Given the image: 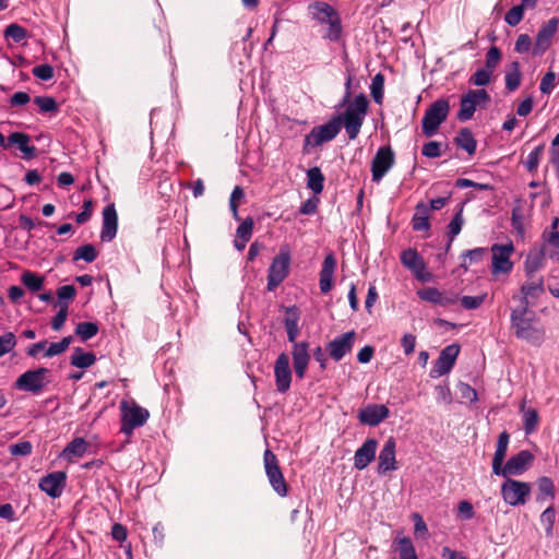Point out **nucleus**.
I'll return each instance as SVG.
<instances>
[{
    "label": "nucleus",
    "mask_w": 559,
    "mask_h": 559,
    "mask_svg": "<svg viewBox=\"0 0 559 559\" xmlns=\"http://www.w3.org/2000/svg\"><path fill=\"white\" fill-rule=\"evenodd\" d=\"M510 320L511 330L518 338L534 346H539L544 342L545 329L533 310L516 307L512 309Z\"/></svg>",
    "instance_id": "nucleus-1"
},
{
    "label": "nucleus",
    "mask_w": 559,
    "mask_h": 559,
    "mask_svg": "<svg viewBox=\"0 0 559 559\" xmlns=\"http://www.w3.org/2000/svg\"><path fill=\"white\" fill-rule=\"evenodd\" d=\"M308 13L318 23L329 25L324 38L331 41L341 39L343 33L341 16L331 4L322 1L312 2L308 5Z\"/></svg>",
    "instance_id": "nucleus-2"
},
{
    "label": "nucleus",
    "mask_w": 559,
    "mask_h": 559,
    "mask_svg": "<svg viewBox=\"0 0 559 559\" xmlns=\"http://www.w3.org/2000/svg\"><path fill=\"white\" fill-rule=\"evenodd\" d=\"M347 104L344 114L340 116L342 117V124H344L348 138L355 140L362 127L365 116L369 108V102L367 96L360 93Z\"/></svg>",
    "instance_id": "nucleus-3"
},
{
    "label": "nucleus",
    "mask_w": 559,
    "mask_h": 559,
    "mask_svg": "<svg viewBox=\"0 0 559 559\" xmlns=\"http://www.w3.org/2000/svg\"><path fill=\"white\" fill-rule=\"evenodd\" d=\"M450 111V103L447 98H440L433 102L425 111L421 120L423 133L426 136H432L440 124L447 120Z\"/></svg>",
    "instance_id": "nucleus-4"
},
{
    "label": "nucleus",
    "mask_w": 559,
    "mask_h": 559,
    "mask_svg": "<svg viewBox=\"0 0 559 559\" xmlns=\"http://www.w3.org/2000/svg\"><path fill=\"white\" fill-rule=\"evenodd\" d=\"M49 372V369L45 367L27 370L17 377L14 388L37 395L49 384L50 381L47 379Z\"/></svg>",
    "instance_id": "nucleus-5"
},
{
    "label": "nucleus",
    "mask_w": 559,
    "mask_h": 559,
    "mask_svg": "<svg viewBox=\"0 0 559 559\" xmlns=\"http://www.w3.org/2000/svg\"><path fill=\"white\" fill-rule=\"evenodd\" d=\"M121 409V428L120 431L130 436L138 427L145 425L150 417V412L133 402L131 405L122 401L120 403Z\"/></svg>",
    "instance_id": "nucleus-6"
},
{
    "label": "nucleus",
    "mask_w": 559,
    "mask_h": 559,
    "mask_svg": "<svg viewBox=\"0 0 559 559\" xmlns=\"http://www.w3.org/2000/svg\"><path fill=\"white\" fill-rule=\"evenodd\" d=\"M263 464L266 477L273 490L280 497H286L288 495V484L285 480L277 456L270 449L264 451Z\"/></svg>",
    "instance_id": "nucleus-7"
},
{
    "label": "nucleus",
    "mask_w": 559,
    "mask_h": 559,
    "mask_svg": "<svg viewBox=\"0 0 559 559\" xmlns=\"http://www.w3.org/2000/svg\"><path fill=\"white\" fill-rule=\"evenodd\" d=\"M342 128V117L335 116L326 123L314 127L305 138V144L311 146H320L336 138Z\"/></svg>",
    "instance_id": "nucleus-8"
},
{
    "label": "nucleus",
    "mask_w": 559,
    "mask_h": 559,
    "mask_svg": "<svg viewBox=\"0 0 559 559\" xmlns=\"http://www.w3.org/2000/svg\"><path fill=\"white\" fill-rule=\"evenodd\" d=\"M490 102V95L484 88L469 90L461 97L457 119L462 122L473 118L476 107Z\"/></svg>",
    "instance_id": "nucleus-9"
},
{
    "label": "nucleus",
    "mask_w": 559,
    "mask_h": 559,
    "mask_svg": "<svg viewBox=\"0 0 559 559\" xmlns=\"http://www.w3.org/2000/svg\"><path fill=\"white\" fill-rule=\"evenodd\" d=\"M525 282L520 288V296L514 295L513 299L519 298L520 308H528L535 306L537 299L545 294L544 277H525Z\"/></svg>",
    "instance_id": "nucleus-10"
},
{
    "label": "nucleus",
    "mask_w": 559,
    "mask_h": 559,
    "mask_svg": "<svg viewBox=\"0 0 559 559\" xmlns=\"http://www.w3.org/2000/svg\"><path fill=\"white\" fill-rule=\"evenodd\" d=\"M290 254L288 251L281 250L274 257L267 271V290H275L278 285L287 277L289 273Z\"/></svg>",
    "instance_id": "nucleus-11"
},
{
    "label": "nucleus",
    "mask_w": 559,
    "mask_h": 559,
    "mask_svg": "<svg viewBox=\"0 0 559 559\" xmlns=\"http://www.w3.org/2000/svg\"><path fill=\"white\" fill-rule=\"evenodd\" d=\"M491 274H510L513 270V262L511 261V255L514 252L513 243H493L491 246Z\"/></svg>",
    "instance_id": "nucleus-12"
},
{
    "label": "nucleus",
    "mask_w": 559,
    "mask_h": 559,
    "mask_svg": "<svg viewBox=\"0 0 559 559\" xmlns=\"http://www.w3.org/2000/svg\"><path fill=\"white\" fill-rule=\"evenodd\" d=\"M531 492V487L527 483L507 478L501 486V495L506 503L510 506L524 504L526 498Z\"/></svg>",
    "instance_id": "nucleus-13"
},
{
    "label": "nucleus",
    "mask_w": 559,
    "mask_h": 559,
    "mask_svg": "<svg viewBox=\"0 0 559 559\" xmlns=\"http://www.w3.org/2000/svg\"><path fill=\"white\" fill-rule=\"evenodd\" d=\"M395 157L391 146H381L371 162L372 181L379 182L394 165Z\"/></svg>",
    "instance_id": "nucleus-14"
},
{
    "label": "nucleus",
    "mask_w": 559,
    "mask_h": 559,
    "mask_svg": "<svg viewBox=\"0 0 559 559\" xmlns=\"http://www.w3.org/2000/svg\"><path fill=\"white\" fill-rule=\"evenodd\" d=\"M533 461L534 455L528 450H522L507 461L497 476L508 478L522 475L532 465Z\"/></svg>",
    "instance_id": "nucleus-15"
},
{
    "label": "nucleus",
    "mask_w": 559,
    "mask_h": 559,
    "mask_svg": "<svg viewBox=\"0 0 559 559\" xmlns=\"http://www.w3.org/2000/svg\"><path fill=\"white\" fill-rule=\"evenodd\" d=\"M461 347L457 344L445 346L439 354L438 359L430 371L431 378L442 377L451 371L456 358L460 354Z\"/></svg>",
    "instance_id": "nucleus-16"
},
{
    "label": "nucleus",
    "mask_w": 559,
    "mask_h": 559,
    "mask_svg": "<svg viewBox=\"0 0 559 559\" xmlns=\"http://www.w3.org/2000/svg\"><path fill=\"white\" fill-rule=\"evenodd\" d=\"M67 484V473L57 471L40 478L38 487L51 498H59Z\"/></svg>",
    "instance_id": "nucleus-17"
},
{
    "label": "nucleus",
    "mask_w": 559,
    "mask_h": 559,
    "mask_svg": "<svg viewBox=\"0 0 559 559\" xmlns=\"http://www.w3.org/2000/svg\"><path fill=\"white\" fill-rule=\"evenodd\" d=\"M274 376L276 389L280 393H286L292 383V370L289 367V357L286 353H281L274 365Z\"/></svg>",
    "instance_id": "nucleus-18"
},
{
    "label": "nucleus",
    "mask_w": 559,
    "mask_h": 559,
    "mask_svg": "<svg viewBox=\"0 0 559 559\" xmlns=\"http://www.w3.org/2000/svg\"><path fill=\"white\" fill-rule=\"evenodd\" d=\"M559 25L558 17H551L546 24L539 28L535 44L533 47V53L535 56L544 53L551 45V38L555 36Z\"/></svg>",
    "instance_id": "nucleus-19"
},
{
    "label": "nucleus",
    "mask_w": 559,
    "mask_h": 559,
    "mask_svg": "<svg viewBox=\"0 0 559 559\" xmlns=\"http://www.w3.org/2000/svg\"><path fill=\"white\" fill-rule=\"evenodd\" d=\"M355 337V331H349L331 341L326 347L330 357L340 361L347 353L352 352Z\"/></svg>",
    "instance_id": "nucleus-20"
},
{
    "label": "nucleus",
    "mask_w": 559,
    "mask_h": 559,
    "mask_svg": "<svg viewBox=\"0 0 559 559\" xmlns=\"http://www.w3.org/2000/svg\"><path fill=\"white\" fill-rule=\"evenodd\" d=\"M390 415V411L385 405L382 404H369L366 407L359 409L358 420L370 427H376Z\"/></svg>",
    "instance_id": "nucleus-21"
},
{
    "label": "nucleus",
    "mask_w": 559,
    "mask_h": 559,
    "mask_svg": "<svg viewBox=\"0 0 559 559\" xmlns=\"http://www.w3.org/2000/svg\"><path fill=\"white\" fill-rule=\"evenodd\" d=\"M395 439L393 437L388 438L378 457L379 474H386L388 472L395 471L397 468L395 460Z\"/></svg>",
    "instance_id": "nucleus-22"
},
{
    "label": "nucleus",
    "mask_w": 559,
    "mask_h": 559,
    "mask_svg": "<svg viewBox=\"0 0 559 559\" xmlns=\"http://www.w3.org/2000/svg\"><path fill=\"white\" fill-rule=\"evenodd\" d=\"M292 356L296 376L299 379H304L310 361L309 343H295V345L293 346Z\"/></svg>",
    "instance_id": "nucleus-23"
},
{
    "label": "nucleus",
    "mask_w": 559,
    "mask_h": 559,
    "mask_svg": "<svg viewBox=\"0 0 559 559\" xmlns=\"http://www.w3.org/2000/svg\"><path fill=\"white\" fill-rule=\"evenodd\" d=\"M118 230V214L114 203L106 205L103 210V226L100 239L103 241H111Z\"/></svg>",
    "instance_id": "nucleus-24"
},
{
    "label": "nucleus",
    "mask_w": 559,
    "mask_h": 559,
    "mask_svg": "<svg viewBox=\"0 0 559 559\" xmlns=\"http://www.w3.org/2000/svg\"><path fill=\"white\" fill-rule=\"evenodd\" d=\"M377 448L376 439H367L355 452L354 466L359 471L366 468L374 460Z\"/></svg>",
    "instance_id": "nucleus-25"
},
{
    "label": "nucleus",
    "mask_w": 559,
    "mask_h": 559,
    "mask_svg": "<svg viewBox=\"0 0 559 559\" xmlns=\"http://www.w3.org/2000/svg\"><path fill=\"white\" fill-rule=\"evenodd\" d=\"M401 262L405 267L413 271L418 280L427 281L424 275L426 263L415 249L404 250L401 254Z\"/></svg>",
    "instance_id": "nucleus-26"
},
{
    "label": "nucleus",
    "mask_w": 559,
    "mask_h": 559,
    "mask_svg": "<svg viewBox=\"0 0 559 559\" xmlns=\"http://www.w3.org/2000/svg\"><path fill=\"white\" fill-rule=\"evenodd\" d=\"M336 267V260L331 253L324 258L320 271L319 286L322 294H328L333 287V274Z\"/></svg>",
    "instance_id": "nucleus-27"
},
{
    "label": "nucleus",
    "mask_w": 559,
    "mask_h": 559,
    "mask_svg": "<svg viewBox=\"0 0 559 559\" xmlns=\"http://www.w3.org/2000/svg\"><path fill=\"white\" fill-rule=\"evenodd\" d=\"M31 136L24 132H13L8 136L7 148L17 145L25 159H31L36 154V147L29 144Z\"/></svg>",
    "instance_id": "nucleus-28"
},
{
    "label": "nucleus",
    "mask_w": 559,
    "mask_h": 559,
    "mask_svg": "<svg viewBox=\"0 0 559 559\" xmlns=\"http://www.w3.org/2000/svg\"><path fill=\"white\" fill-rule=\"evenodd\" d=\"M510 441V435L504 430L502 431L497 441L496 451L492 459V473L497 475L502 471L503 461L507 455L508 445Z\"/></svg>",
    "instance_id": "nucleus-29"
},
{
    "label": "nucleus",
    "mask_w": 559,
    "mask_h": 559,
    "mask_svg": "<svg viewBox=\"0 0 559 559\" xmlns=\"http://www.w3.org/2000/svg\"><path fill=\"white\" fill-rule=\"evenodd\" d=\"M545 265V254L543 251L528 253L524 261V273L525 277H543L537 273Z\"/></svg>",
    "instance_id": "nucleus-30"
},
{
    "label": "nucleus",
    "mask_w": 559,
    "mask_h": 559,
    "mask_svg": "<svg viewBox=\"0 0 559 559\" xmlns=\"http://www.w3.org/2000/svg\"><path fill=\"white\" fill-rule=\"evenodd\" d=\"M429 215H430V207L428 204L420 202L415 207V213L412 218V227L416 231L421 230H429L430 224H429Z\"/></svg>",
    "instance_id": "nucleus-31"
},
{
    "label": "nucleus",
    "mask_w": 559,
    "mask_h": 559,
    "mask_svg": "<svg viewBox=\"0 0 559 559\" xmlns=\"http://www.w3.org/2000/svg\"><path fill=\"white\" fill-rule=\"evenodd\" d=\"M299 310L296 307L286 308V318L284 321L287 337L290 343H297L296 338L299 333L298 329Z\"/></svg>",
    "instance_id": "nucleus-32"
},
{
    "label": "nucleus",
    "mask_w": 559,
    "mask_h": 559,
    "mask_svg": "<svg viewBox=\"0 0 559 559\" xmlns=\"http://www.w3.org/2000/svg\"><path fill=\"white\" fill-rule=\"evenodd\" d=\"M454 143L457 147L466 151L468 155H473L476 152L477 141L475 140L473 132L467 128H463L459 131L454 138Z\"/></svg>",
    "instance_id": "nucleus-33"
},
{
    "label": "nucleus",
    "mask_w": 559,
    "mask_h": 559,
    "mask_svg": "<svg viewBox=\"0 0 559 559\" xmlns=\"http://www.w3.org/2000/svg\"><path fill=\"white\" fill-rule=\"evenodd\" d=\"M520 411L523 414L524 431L531 435L536 431L539 424V415L536 408H526L525 400L520 405Z\"/></svg>",
    "instance_id": "nucleus-34"
},
{
    "label": "nucleus",
    "mask_w": 559,
    "mask_h": 559,
    "mask_svg": "<svg viewBox=\"0 0 559 559\" xmlns=\"http://www.w3.org/2000/svg\"><path fill=\"white\" fill-rule=\"evenodd\" d=\"M96 361V355L92 352H84L81 347H75L73 349V354L71 356V365L80 368L86 369L93 366Z\"/></svg>",
    "instance_id": "nucleus-35"
},
{
    "label": "nucleus",
    "mask_w": 559,
    "mask_h": 559,
    "mask_svg": "<svg viewBox=\"0 0 559 559\" xmlns=\"http://www.w3.org/2000/svg\"><path fill=\"white\" fill-rule=\"evenodd\" d=\"M506 88L509 92H514L521 85L522 73L520 71V62L514 60L510 63L508 71L504 76Z\"/></svg>",
    "instance_id": "nucleus-36"
},
{
    "label": "nucleus",
    "mask_w": 559,
    "mask_h": 559,
    "mask_svg": "<svg viewBox=\"0 0 559 559\" xmlns=\"http://www.w3.org/2000/svg\"><path fill=\"white\" fill-rule=\"evenodd\" d=\"M307 187L314 193L323 191L324 176L319 167H312L307 171Z\"/></svg>",
    "instance_id": "nucleus-37"
},
{
    "label": "nucleus",
    "mask_w": 559,
    "mask_h": 559,
    "mask_svg": "<svg viewBox=\"0 0 559 559\" xmlns=\"http://www.w3.org/2000/svg\"><path fill=\"white\" fill-rule=\"evenodd\" d=\"M88 443L85 441V439L78 437L67 444L62 454L67 457H82L86 453Z\"/></svg>",
    "instance_id": "nucleus-38"
},
{
    "label": "nucleus",
    "mask_w": 559,
    "mask_h": 559,
    "mask_svg": "<svg viewBox=\"0 0 559 559\" xmlns=\"http://www.w3.org/2000/svg\"><path fill=\"white\" fill-rule=\"evenodd\" d=\"M99 326L96 322H80L76 324L74 333L83 342H86L97 335Z\"/></svg>",
    "instance_id": "nucleus-39"
},
{
    "label": "nucleus",
    "mask_w": 559,
    "mask_h": 559,
    "mask_svg": "<svg viewBox=\"0 0 559 559\" xmlns=\"http://www.w3.org/2000/svg\"><path fill=\"white\" fill-rule=\"evenodd\" d=\"M400 559H418L415 547L409 537H402L395 540Z\"/></svg>",
    "instance_id": "nucleus-40"
},
{
    "label": "nucleus",
    "mask_w": 559,
    "mask_h": 559,
    "mask_svg": "<svg viewBox=\"0 0 559 559\" xmlns=\"http://www.w3.org/2000/svg\"><path fill=\"white\" fill-rule=\"evenodd\" d=\"M370 92L374 103L381 105L384 94V75L382 73L379 72L372 78Z\"/></svg>",
    "instance_id": "nucleus-41"
},
{
    "label": "nucleus",
    "mask_w": 559,
    "mask_h": 559,
    "mask_svg": "<svg viewBox=\"0 0 559 559\" xmlns=\"http://www.w3.org/2000/svg\"><path fill=\"white\" fill-rule=\"evenodd\" d=\"M21 281L31 292H39L44 286V277L31 271H25Z\"/></svg>",
    "instance_id": "nucleus-42"
},
{
    "label": "nucleus",
    "mask_w": 559,
    "mask_h": 559,
    "mask_svg": "<svg viewBox=\"0 0 559 559\" xmlns=\"http://www.w3.org/2000/svg\"><path fill=\"white\" fill-rule=\"evenodd\" d=\"M97 258V251L91 243L79 247L73 253V261L84 260L87 263L95 261Z\"/></svg>",
    "instance_id": "nucleus-43"
},
{
    "label": "nucleus",
    "mask_w": 559,
    "mask_h": 559,
    "mask_svg": "<svg viewBox=\"0 0 559 559\" xmlns=\"http://www.w3.org/2000/svg\"><path fill=\"white\" fill-rule=\"evenodd\" d=\"M55 306H59L60 309L51 320V329L60 331L68 318L69 304L67 301H58Z\"/></svg>",
    "instance_id": "nucleus-44"
},
{
    "label": "nucleus",
    "mask_w": 559,
    "mask_h": 559,
    "mask_svg": "<svg viewBox=\"0 0 559 559\" xmlns=\"http://www.w3.org/2000/svg\"><path fill=\"white\" fill-rule=\"evenodd\" d=\"M72 342H73V336L68 335V336L63 337L60 342L51 343L45 352V357L50 358V357H53V356L64 353L68 349V347L71 345Z\"/></svg>",
    "instance_id": "nucleus-45"
},
{
    "label": "nucleus",
    "mask_w": 559,
    "mask_h": 559,
    "mask_svg": "<svg viewBox=\"0 0 559 559\" xmlns=\"http://www.w3.org/2000/svg\"><path fill=\"white\" fill-rule=\"evenodd\" d=\"M463 223H464V218H463V215H462V210H460L454 215V217L452 218V221L450 222V224L448 226V228H449V231H448L449 243L447 246V250H449L451 248V243L454 240L455 236H457L461 233Z\"/></svg>",
    "instance_id": "nucleus-46"
},
{
    "label": "nucleus",
    "mask_w": 559,
    "mask_h": 559,
    "mask_svg": "<svg viewBox=\"0 0 559 559\" xmlns=\"http://www.w3.org/2000/svg\"><path fill=\"white\" fill-rule=\"evenodd\" d=\"M26 29L16 23L8 25L4 29V37L12 39L14 43H21L26 38Z\"/></svg>",
    "instance_id": "nucleus-47"
},
{
    "label": "nucleus",
    "mask_w": 559,
    "mask_h": 559,
    "mask_svg": "<svg viewBox=\"0 0 559 559\" xmlns=\"http://www.w3.org/2000/svg\"><path fill=\"white\" fill-rule=\"evenodd\" d=\"M486 254V249L485 248H475V249H472V250H467L466 252H464L462 254V258H463V262H462V266L467 269V266L474 262H479L484 259Z\"/></svg>",
    "instance_id": "nucleus-48"
},
{
    "label": "nucleus",
    "mask_w": 559,
    "mask_h": 559,
    "mask_svg": "<svg viewBox=\"0 0 559 559\" xmlns=\"http://www.w3.org/2000/svg\"><path fill=\"white\" fill-rule=\"evenodd\" d=\"M544 152V144L538 145L535 147L527 156L525 160V167L530 173H534L537 170L540 157Z\"/></svg>",
    "instance_id": "nucleus-49"
},
{
    "label": "nucleus",
    "mask_w": 559,
    "mask_h": 559,
    "mask_svg": "<svg viewBox=\"0 0 559 559\" xmlns=\"http://www.w3.org/2000/svg\"><path fill=\"white\" fill-rule=\"evenodd\" d=\"M34 103L43 112H55L58 110V104L51 96H36Z\"/></svg>",
    "instance_id": "nucleus-50"
},
{
    "label": "nucleus",
    "mask_w": 559,
    "mask_h": 559,
    "mask_svg": "<svg viewBox=\"0 0 559 559\" xmlns=\"http://www.w3.org/2000/svg\"><path fill=\"white\" fill-rule=\"evenodd\" d=\"M525 10L520 4L511 8L504 15V21L510 26H516L523 20Z\"/></svg>",
    "instance_id": "nucleus-51"
},
{
    "label": "nucleus",
    "mask_w": 559,
    "mask_h": 559,
    "mask_svg": "<svg viewBox=\"0 0 559 559\" xmlns=\"http://www.w3.org/2000/svg\"><path fill=\"white\" fill-rule=\"evenodd\" d=\"M253 226L254 222L252 217L243 219L236 230L237 238L243 239V241H249L252 236Z\"/></svg>",
    "instance_id": "nucleus-52"
},
{
    "label": "nucleus",
    "mask_w": 559,
    "mask_h": 559,
    "mask_svg": "<svg viewBox=\"0 0 559 559\" xmlns=\"http://www.w3.org/2000/svg\"><path fill=\"white\" fill-rule=\"evenodd\" d=\"M502 53L497 46H491L486 53L485 68L493 71L501 60Z\"/></svg>",
    "instance_id": "nucleus-53"
},
{
    "label": "nucleus",
    "mask_w": 559,
    "mask_h": 559,
    "mask_svg": "<svg viewBox=\"0 0 559 559\" xmlns=\"http://www.w3.org/2000/svg\"><path fill=\"white\" fill-rule=\"evenodd\" d=\"M555 519H556V512L552 507H548L540 515V522L545 526L547 536L552 535Z\"/></svg>",
    "instance_id": "nucleus-54"
},
{
    "label": "nucleus",
    "mask_w": 559,
    "mask_h": 559,
    "mask_svg": "<svg viewBox=\"0 0 559 559\" xmlns=\"http://www.w3.org/2000/svg\"><path fill=\"white\" fill-rule=\"evenodd\" d=\"M492 71L487 68L477 70L471 78L469 83L475 86H485L490 82Z\"/></svg>",
    "instance_id": "nucleus-55"
},
{
    "label": "nucleus",
    "mask_w": 559,
    "mask_h": 559,
    "mask_svg": "<svg viewBox=\"0 0 559 559\" xmlns=\"http://www.w3.org/2000/svg\"><path fill=\"white\" fill-rule=\"evenodd\" d=\"M16 345V337L12 332H7L0 336V357L10 353Z\"/></svg>",
    "instance_id": "nucleus-56"
},
{
    "label": "nucleus",
    "mask_w": 559,
    "mask_h": 559,
    "mask_svg": "<svg viewBox=\"0 0 559 559\" xmlns=\"http://www.w3.org/2000/svg\"><path fill=\"white\" fill-rule=\"evenodd\" d=\"M442 292L435 287H425L417 292L418 297L427 302L437 305Z\"/></svg>",
    "instance_id": "nucleus-57"
},
{
    "label": "nucleus",
    "mask_w": 559,
    "mask_h": 559,
    "mask_svg": "<svg viewBox=\"0 0 559 559\" xmlns=\"http://www.w3.org/2000/svg\"><path fill=\"white\" fill-rule=\"evenodd\" d=\"M10 453L14 456H27L33 451V445L29 441H20L17 443L11 444Z\"/></svg>",
    "instance_id": "nucleus-58"
},
{
    "label": "nucleus",
    "mask_w": 559,
    "mask_h": 559,
    "mask_svg": "<svg viewBox=\"0 0 559 559\" xmlns=\"http://www.w3.org/2000/svg\"><path fill=\"white\" fill-rule=\"evenodd\" d=\"M486 296V294H483L480 296H463L461 298V305L464 309L467 310L477 309L484 304Z\"/></svg>",
    "instance_id": "nucleus-59"
},
{
    "label": "nucleus",
    "mask_w": 559,
    "mask_h": 559,
    "mask_svg": "<svg viewBox=\"0 0 559 559\" xmlns=\"http://www.w3.org/2000/svg\"><path fill=\"white\" fill-rule=\"evenodd\" d=\"M32 73L37 79L49 81L53 78V68L48 63H43L34 67Z\"/></svg>",
    "instance_id": "nucleus-60"
},
{
    "label": "nucleus",
    "mask_w": 559,
    "mask_h": 559,
    "mask_svg": "<svg viewBox=\"0 0 559 559\" xmlns=\"http://www.w3.org/2000/svg\"><path fill=\"white\" fill-rule=\"evenodd\" d=\"M441 146L442 144L440 142L430 141L424 144L421 153L428 158H436L441 155Z\"/></svg>",
    "instance_id": "nucleus-61"
},
{
    "label": "nucleus",
    "mask_w": 559,
    "mask_h": 559,
    "mask_svg": "<svg viewBox=\"0 0 559 559\" xmlns=\"http://www.w3.org/2000/svg\"><path fill=\"white\" fill-rule=\"evenodd\" d=\"M556 85V74L551 71L547 72L539 84V90L543 94H550Z\"/></svg>",
    "instance_id": "nucleus-62"
},
{
    "label": "nucleus",
    "mask_w": 559,
    "mask_h": 559,
    "mask_svg": "<svg viewBox=\"0 0 559 559\" xmlns=\"http://www.w3.org/2000/svg\"><path fill=\"white\" fill-rule=\"evenodd\" d=\"M76 295V288L74 285H64L57 289V296L59 301H69L73 300Z\"/></svg>",
    "instance_id": "nucleus-63"
},
{
    "label": "nucleus",
    "mask_w": 559,
    "mask_h": 559,
    "mask_svg": "<svg viewBox=\"0 0 559 559\" xmlns=\"http://www.w3.org/2000/svg\"><path fill=\"white\" fill-rule=\"evenodd\" d=\"M532 47V39L527 34H521L514 45V50L518 53H525Z\"/></svg>",
    "instance_id": "nucleus-64"
}]
</instances>
